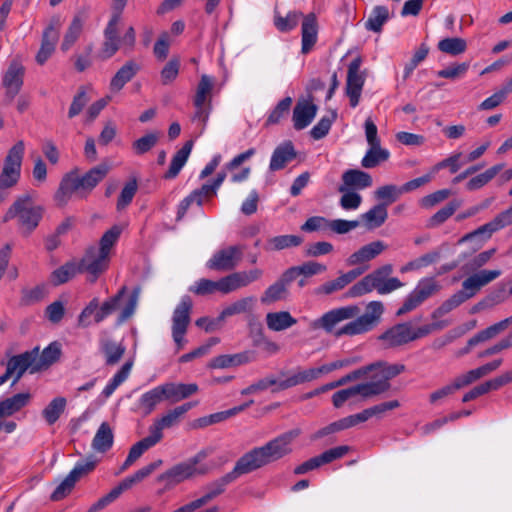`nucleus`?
<instances>
[{
  "label": "nucleus",
  "mask_w": 512,
  "mask_h": 512,
  "mask_svg": "<svg viewBox=\"0 0 512 512\" xmlns=\"http://www.w3.org/2000/svg\"><path fill=\"white\" fill-rule=\"evenodd\" d=\"M301 434V429L294 428L268 441L265 445L253 448L242 455L238 461L247 474L269 463L280 460L293 451V441Z\"/></svg>",
  "instance_id": "obj_1"
},
{
  "label": "nucleus",
  "mask_w": 512,
  "mask_h": 512,
  "mask_svg": "<svg viewBox=\"0 0 512 512\" xmlns=\"http://www.w3.org/2000/svg\"><path fill=\"white\" fill-rule=\"evenodd\" d=\"M109 169L107 164L101 163L82 176L78 174L77 169L70 171L60 182L55 193V201L58 205H65L74 193L86 196L106 177Z\"/></svg>",
  "instance_id": "obj_2"
},
{
  "label": "nucleus",
  "mask_w": 512,
  "mask_h": 512,
  "mask_svg": "<svg viewBox=\"0 0 512 512\" xmlns=\"http://www.w3.org/2000/svg\"><path fill=\"white\" fill-rule=\"evenodd\" d=\"M44 214V207L37 205L31 195L19 196L8 208L3 221L16 219L24 233H32L39 225Z\"/></svg>",
  "instance_id": "obj_3"
},
{
  "label": "nucleus",
  "mask_w": 512,
  "mask_h": 512,
  "mask_svg": "<svg viewBox=\"0 0 512 512\" xmlns=\"http://www.w3.org/2000/svg\"><path fill=\"white\" fill-rule=\"evenodd\" d=\"M369 374L365 377L368 381L360 383L365 387L364 398H371L389 390L390 380L398 376L405 370L403 364H389L387 362H377L367 365Z\"/></svg>",
  "instance_id": "obj_4"
},
{
  "label": "nucleus",
  "mask_w": 512,
  "mask_h": 512,
  "mask_svg": "<svg viewBox=\"0 0 512 512\" xmlns=\"http://www.w3.org/2000/svg\"><path fill=\"white\" fill-rule=\"evenodd\" d=\"M206 451H200L189 460L179 463L157 477V482L163 483L165 488H171L195 475L206 474L210 467L201 462L207 457Z\"/></svg>",
  "instance_id": "obj_5"
},
{
  "label": "nucleus",
  "mask_w": 512,
  "mask_h": 512,
  "mask_svg": "<svg viewBox=\"0 0 512 512\" xmlns=\"http://www.w3.org/2000/svg\"><path fill=\"white\" fill-rule=\"evenodd\" d=\"M384 312V305L381 301H371L367 304L365 313L355 320L347 323L337 330L336 336L359 335L372 330L380 321Z\"/></svg>",
  "instance_id": "obj_6"
},
{
  "label": "nucleus",
  "mask_w": 512,
  "mask_h": 512,
  "mask_svg": "<svg viewBox=\"0 0 512 512\" xmlns=\"http://www.w3.org/2000/svg\"><path fill=\"white\" fill-rule=\"evenodd\" d=\"M24 151L25 144L22 140H19L9 149L0 173V187L9 189L18 183L21 176Z\"/></svg>",
  "instance_id": "obj_7"
},
{
  "label": "nucleus",
  "mask_w": 512,
  "mask_h": 512,
  "mask_svg": "<svg viewBox=\"0 0 512 512\" xmlns=\"http://www.w3.org/2000/svg\"><path fill=\"white\" fill-rule=\"evenodd\" d=\"M192 300L189 296H183L177 304L172 315V338L176 344L177 351L183 349L187 340L185 335L190 323Z\"/></svg>",
  "instance_id": "obj_8"
},
{
  "label": "nucleus",
  "mask_w": 512,
  "mask_h": 512,
  "mask_svg": "<svg viewBox=\"0 0 512 512\" xmlns=\"http://www.w3.org/2000/svg\"><path fill=\"white\" fill-rule=\"evenodd\" d=\"M244 248L233 245L217 250L206 262L210 270L227 272L236 268L242 259Z\"/></svg>",
  "instance_id": "obj_9"
},
{
  "label": "nucleus",
  "mask_w": 512,
  "mask_h": 512,
  "mask_svg": "<svg viewBox=\"0 0 512 512\" xmlns=\"http://www.w3.org/2000/svg\"><path fill=\"white\" fill-rule=\"evenodd\" d=\"M502 271L500 269H483L473 273L467 277L462 283V289L457 293L465 302L474 297L484 286L500 277Z\"/></svg>",
  "instance_id": "obj_10"
},
{
  "label": "nucleus",
  "mask_w": 512,
  "mask_h": 512,
  "mask_svg": "<svg viewBox=\"0 0 512 512\" xmlns=\"http://www.w3.org/2000/svg\"><path fill=\"white\" fill-rule=\"evenodd\" d=\"M61 26L60 16H53L49 20L46 28L43 30L41 46L35 57L37 64L44 65L54 53Z\"/></svg>",
  "instance_id": "obj_11"
},
{
  "label": "nucleus",
  "mask_w": 512,
  "mask_h": 512,
  "mask_svg": "<svg viewBox=\"0 0 512 512\" xmlns=\"http://www.w3.org/2000/svg\"><path fill=\"white\" fill-rule=\"evenodd\" d=\"M195 405L188 402L167 411L160 418L156 419L149 427V433L160 442L163 438V429H169L178 425L183 416Z\"/></svg>",
  "instance_id": "obj_12"
},
{
  "label": "nucleus",
  "mask_w": 512,
  "mask_h": 512,
  "mask_svg": "<svg viewBox=\"0 0 512 512\" xmlns=\"http://www.w3.org/2000/svg\"><path fill=\"white\" fill-rule=\"evenodd\" d=\"M109 261L110 257L101 254L97 247H90L82 258L79 268L88 274L87 280L93 283L108 268Z\"/></svg>",
  "instance_id": "obj_13"
},
{
  "label": "nucleus",
  "mask_w": 512,
  "mask_h": 512,
  "mask_svg": "<svg viewBox=\"0 0 512 512\" xmlns=\"http://www.w3.org/2000/svg\"><path fill=\"white\" fill-rule=\"evenodd\" d=\"M362 64L361 58L353 59L347 71L346 94L349 97L351 107L359 104L362 88L365 82V75L360 71Z\"/></svg>",
  "instance_id": "obj_14"
},
{
  "label": "nucleus",
  "mask_w": 512,
  "mask_h": 512,
  "mask_svg": "<svg viewBox=\"0 0 512 512\" xmlns=\"http://www.w3.org/2000/svg\"><path fill=\"white\" fill-rule=\"evenodd\" d=\"M360 313L357 305H348L336 308L325 313L321 318L313 323V328L321 327L326 332H332L334 327L345 320L353 319Z\"/></svg>",
  "instance_id": "obj_15"
},
{
  "label": "nucleus",
  "mask_w": 512,
  "mask_h": 512,
  "mask_svg": "<svg viewBox=\"0 0 512 512\" xmlns=\"http://www.w3.org/2000/svg\"><path fill=\"white\" fill-rule=\"evenodd\" d=\"M392 272L393 266L391 264H385L368 274L375 290L379 294H389L404 285L398 278L390 277Z\"/></svg>",
  "instance_id": "obj_16"
},
{
  "label": "nucleus",
  "mask_w": 512,
  "mask_h": 512,
  "mask_svg": "<svg viewBox=\"0 0 512 512\" xmlns=\"http://www.w3.org/2000/svg\"><path fill=\"white\" fill-rule=\"evenodd\" d=\"M247 474L240 462L237 460L233 470L226 475L222 476L221 478L217 479L216 481L210 483L206 487L205 494L198 498L202 506L206 505L210 501H212L217 496L221 495L224 491L226 486L236 480L239 476Z\"/></svg>",
  "instance_id": "obj_17"
},
{
  "label": "nucleus",
  "mask_w": 512,
  "mask_h": 512,
  "mask_svg": "<svg viewBox=\"0 0 512 512\" xmlns=\"http://www.w3.org/2000/svg\"><path fill=\"white\" fill-rule=\"evenodd\" d=\"M512 224V206L497 214L490 222L480 226L473 232L461 238L460 242H466L476 236H484L489 239L491 235Z\"/></svg>",
  "instance_id": "obj_18"
},
{
  "label": "nucleus",
  "mask_w": 512,
  "mask_h": 512,
  "mask_svg": "<svg viewBox=\"0 0 512 512\" xmlns=\"http://www.w3.org/2000/svg\"><path fill=\"white\" fill-rule=\"evenodd\" d=\"M25 69L23 65L13 60L2 78V85L6 89V96L12 101L23 85Z\"/></svg>",
  "instance_id": "obj_19"
},
{
  "label": "nucleus",
  "mask_w": 512,
  "mask_h": 512,
  "mask_svg": "<svg viewBox=\"0 0 512 512\" xmlns=\"http://www.w3.org/2000/svg\"><path fill=\"white\" fill-rule=\"evenodd\" d=\"M372 184L373 180L369 173L359 169H349L342 174V184L338 187V191L363 190L371 187Z\"/></svg>",
  "instance_id": "obj_20"
},
{
  "label": "nucleus",
  "mask_w": 512,
  "mask_h": 512,
  "mask_svg": "<svg viewBox=\"0 0 512 512\" xmlns=\"http://www.w3.org/2000/svg\"><path fill=\"white\" fill-rule=\"evenodd\" d=\"M413 336V327L409 323H402L388 329L380 336V339L387 346L396 347L414 341Z\"/></svg>",
  "instance_id": "obj_21"
},
{
  "label": "nucleus",
  "mask_w": 512,
  "mask_h": 512,
  "mask_svg": "<svg viewBox=\"0 0 512 512\" xmlns=\"http://www.w3.org/2000/svg\"><path fill=\"white\" fill-rule=\"evenodd\" d=\"M365 270L366 268H356L340 275L334 280L327 281L315 289V294L330 295L334 292L340 291L363 274Z\"/></svg>",
  "instance_id": "obj_22"
},
{
  "label": "nucleus",
  "mask_w": 512,
  "mask_h": 512,
  "mask_svg": "<svg viewBox=\"0 0 512 512\" xmlns=\"http://www.w3.org/2000/svg\"><path fill=\"white\" fill-rule=\"evenodd\" d=\"M36 360L37 349L12 357L7 363V369L8 373L15 376L13 383H16L28 368H31V372H36L37 370H33Z\"/></svg>",
  "instance_id": "obj_23"
},
{
  "label": "nucleus",
  "mask_w": 512,
  "mask_h": 512,
  "mask_svg": "<svg viewBox=\"0 0 512 512\" xmlns=\"http://www.w3.org/2000/svg\"><path fill=\"white\" fill-rule=\"evenodd\" d=\"M387 245L383 241H374L362 246L352 253L346 260L348 266H355L369 262L386 250Z\"/></svg>",
  "instance_id": "obj_24"
},
{
  "label": "nucleus",
  "mask_w": 512,
  "mask_h": 512,
  "mask_svg": "<svg viewBox=\"0 0 512 512\" xmlns=\"http://www.w3.org/2000/svg\"><path fill=\"white\" fill-rule=\"evenodd\" d=\"M87 17V13L85 11H79L74 15L61 42L60 48L63 52L69 51L77 42L83 31Z\"/></svg>",
  "instance_id": "obj_25"
},
{
  "label": "nucleus",
  "mask_w": 512,
  "mask_h": 512,
  "mask_svg": "<svg viewBox=\"0 0 512 512\" xmlns=\"http://www.w3.org/2000/svg\"><path fill=\"white\" fill-rule=\"evenodd\" d=\"M301 36V51L303 54H307L312 50L318 38V22L314 13H309L303 17Z\"/></svg>",
  "instance_id": "obj_26"
},
{
  "label": "nucleus",
  "mask_w": 512,
  "mask_h": 512,
  "mask_svg": "<svg viewBox=\"0 0 512 512\" xmlns=\"http://www.w3.org/2000/svg\"><path fill=\"white\" fill-rule=\"evenodd\" d=\"M296 151L291 141H285L278 145L272 153L269 169L278 171L286 167L288 163L296 158Z\"/></svg>",
  "instance_id": "obj_27"
},
{
  "label": "nucleus",
  "mask_w": 512,
  "mask_h": 512,
  "mask_svg": "<svg viewBox=\"0 0 512 512\" xmlns=\"http://www.w3.org/2000/svg\"><path fill=\"white\" fill-rule=\"evenodd\" d=\"M317 106L309 100L298 101L293 111V122L296 130L306 128L317 113Z\"/></svg>",
  "instance_id": "obj_28"
},
{
  "label": "nucleus",
  "mask_w": 512,
  "mask_h": 512,
  "mask_svg": "<svg viewBox=\"0 0 512 512\" xmlns=\"http://www.w3.org/2000/svg\"><path fill=\"white\" fill-rule=\"evenodd\" d=\"M216 193L217 192L212 188L210 184H204L199 189L194 190L180 202L178 207V218H182L185 215L186 211L192 203H196L197 205L201 206L204 199L209 198Z\"/></svg>",
  "instance_id": "obj_29"
},
{
  "label": "nucleus",
  "mask_w": 512,
  "mask_h": 512,
  "mask_svg": "<svg viewBox=\"0 0 512 512\" xmlns=\"http://www.w3.org/2000/svg\"><path fill=\"white\" fill-rule=\"evenodd\" d=\"M140 70V66L130 60L127 61L112 77L109 88L112 92H119Z\"/></svg>",
  "instance_id": "obj_30"
},
{
  "label": "nucleus",
  "mask_w": 512,
  "mask_h": 512,
  "mask_svg": "<svg viewBox=\"0 0 512 512\" xmlns=\"http://www.w3.org/2000/svg\"><path fill=\"white\" fill-rule=\"evenodd\" d=\"M507 299V284L501 283L472 308V313L491 309L494 306L505 302Z\"/></svg>",
  "instance_id": "obj_31"
},
{
  "label": "nucleus",
  "mask_w": 512,
  "mask_h": 512,
  "mask_svg": "<svg viewBox=\"0 0 512 512\" xmlns=\"http://www.w3.org/2000/svg\"><path fill=\"white\" fill-rule=\"evenodd\" d=\"M269 330L280 332L287 330L297 323V320L288 311L269 312L265 317Z\"/></svg>",
  "instance_id": "obj_32"
},
{
  "label": "nucleus",
  "mask_w": 512,
  "mask_h": 512,
  "mask_svg": "<svg viewBox=\"0 0 512 512\" xmlns=\"http://www.w3.org/2000/svg\"><path fill=\"white\" fill-rule=\"evenodd\" d=\"M193 144V141L189 140L175 153L172 157L169 169L164 174L165 179H174L178 176L190 156Z\"/></svg>",
  "instance_id": "obj_33"
},
{
  "label": "nucleus",
  "mask_w": 512,
  "mask_h": 512,
  "mask_svg": "<svg viewBox=\"0 0 512 512\" xmlns=\"http://www.w3.org/2000/svg\"><path fill=\"white\" fill-rule=\"evenodd\" d=\"M158 441L149 433V435L142 440L135 443L129 450L128 456L122 466L120 467V473L127 470L133 465L145 451L155 446Z\"/></svg>",
  "instance_id": "obj_34"
},
{
  "label": "nucleus",
  "mask_w": 512,
  "mask_h": 512,
  "mask_svg": "<svg viewBox=\"0 0 512 512\" xmlns=\"http://www.w3.org/2000/svg\"><path fill=\"white\" fill-rule=\"evenodd\" d=\"M163 388L166 394V400L173 402L186 399L198 391V386L195 383H165Z\"/></svg>",
  "instance_id": "obj_35"
},
{
  "label": "nucleus",
  "mask_w": 512,
  "mask_h": 512,
  "mask_svg": "<svg viewBox=\"0 0 512 512\" xmlns=\"http://www.w3.org/2000/svg\"><path fill=\"white\" fill-rule=\"evenodd\" d=\"M292 280L285 279V272L277 280L275 283L270 285L261 296L262 304H272L274 302L280 301L286 298L287 295V285L291 283Z\"/></svg>",
  "instance_id": "obj_36"
},
{
  "label": "nucleus",
  "mask_w": 512,
  "mask_h": 512,
  "mask_svg": "<svg viewBox=\"0 0 512 512\" xmlns=\"http://www.w3.org/2000/svg\"><path fill=\"white\" fill-rule=\"evenodd\" d=\"M166 399L163 385L154 387L139 398V408L145 415L152 413L156 406Z\"/></svg>",
  "instance_id": "obj_37"
},
{
  "label": "nucleus",
  "mask_w": 512,
  "mask_h": 512,
  "mask_svg": "<svg viewBox=\"0 0 512 512\" xmlns=\"http://www.w3.org/2000/svg\"><path fill=\"white\" fill-rule=\"evenodd\" d=\"M255 305V297L247 296L240 298L227 305L219 314V319L225 321L227 318L251 312Z\"/></svg>",
  "instance_id": "obj_38"
},
{
  "label": "nucleus",
  "mask_w": 512,
  "mask_h": 512,
  "mask_svg": "<svg viewBox=\"0 0 512 512\" xmlns=\"http://www.w3.org/2000/svg\"><path fill=\"white\" fill-rule=\"evenodd\" d=\"M113 442H114L113 431L107 422H103L99 426V428L92 440L91 446H92L93 450L100 452V453H105L112 447Z\"/></svg>",
  "instance_id": "obj_39"
},
{
  "label": "nucleus",
  "mask_w": 512,
  "mask_h": 512,
  "mask_svg": "<svg viewBox=\"0 0 512 512\" xmlns=\"http://www.w3.org/2000/svg\"><path fill=\"white\" fill-rule=\"evenodd\" d=\"M30 400L29 393H18L0 401V418L9 417L25 407Z\"/></svg>",
  "instance_id": "obj_40"
},
{
  "label": "nucleus",
  "mask_w": 512,
  "mask_h": 512,
  "mask_svg": "<svg viewBox=\"0 0 512 512\" xmlns=\"http://www.w3.org/2000/svg\"><path fill=\"white\" fill-rule=\"evenodd\" d=\"M327 270L326 265L315 262L308 261L303 263L300 266L291 267L285 271V279L286 280H294L299 275H304L305 277H311L317 274L324 273Z\"/></svg>",
  "instance_id": "obj_41"
},
{
  "label": "nucleus",
  "mask_w": 512,
  "mask_h": 512,
  "mask_svg": "<svg viewBox=\"0 0 512 512\" xmlns=\"http://www.w3.org/2000/svg\"><path fill=\"white\" fill-rule=\"evenodd\" d=\"M365 387H362L360 383L336 391L332 395V404L335 408H341L347 401L353 400L357 397L364 398Z\"/></svg>",
  "instance_id": "obj_42"
},
{
  "label": "nucleus",
  "mask_w": 512,
  "mask_h": 512,
  "mask_svg": "<svg viewBox=\"0 0 512 512\" xmlns=\"http://www.w3.org/2000/svg\"><path fill=\"white\" fill-rule=\"evenodd\" d=\"M61 356V344L59 342L50 343L39 356L37 354V360L33 370H40L42 368L49 367L55 363Z\"/></svg>",
  "instance_id": "obj_43"
},
{
  "label": "nucleus",
  "mask_w": 512,
  "mask_h": 512,
  "mask_svg": "<svg viewBox=\"0 0 512 512\" xmlns=\"http://www.w3.org/2000/svg\"><path fill=\"white\" fill-rule=\"evenodd\" d=\"M390 157V152L387 149L378 146H371L366 151L361 160V166L366 169L375 168L380 163L385 162Z\"/></svg>",
  "instance_id": "obj_44"
},
{
  "label": "nucleus",
  "mask_w": 512,
  "mask_h": 512,
  "mask_svg": "<svg viewBox=\"0 0 512 512\" xmlns=\"http://www.w3.org/2000/svg\"><path fill=\"white\" fill-rule=\"evenodd\" d=\"M388 19V8L382 5L375 6L372 9L367 21L365 22V28L369 31L380 32Z\"/></svg>",
  "instance_id": "obj_45"
},
{
  "label": "nucleus",
  "mask_w": 512,
  "mask_h": 512,
  "mask_svg": "<svg viewBox=\"0 0 512 512\" xmlns=\"http://www.w3.org/2000/svg\"><path fill=\"white\" fill-rule=\"evenodd\" d=\"M303 239L297 235H279L267 240L264 248L266 251H278L289 247H296Z\"/></svg>",
  "instance_id": "obj_46"
},
{
  "label": "nucleus",
  "mask_w": 512,
  "mask_h": 512,
  "mask_svg": "<svg viewBox=\"0 0 512 512\" xmlns=\"http://www.w3.org/2000/svg\"><path fill=\"white\" fill-rule=\"evenodd\" d=\"M67 405L64 397H56L43 409L42 416L49 425H53L63 414Z\"/></svg>",
  "instance_id": "obj_47"
},
{
  "label": "nucleus",
  "mask_w": 512,
  "mask_h": 512,
  "mask_svg": "<svg viewBox=\"0 0 512 512\" xmlns=\"http://www.w3.org/2000/svg\"><path fill=\"white\" fill-rule=\"evenodd\" d=\"M504 168V164H496L485 172L471 178L467 184L466 188L470 191L478 190L489 183L502 169Z\"/></svg>",
  "instance_id": "obj_48"
},
{
  "label": "nucleus",
  "mask_w": 512,
  "mask_h": 512,
  "mask_svg": "<svg viewBox=\"0 0 512 512\" xmlns=\"http://www.w3.org/2000/svg\"><path fill=\"white\" fill-rule=\"evenodd\" d=\"M133 366L132 361L126 362L121 369L110 379L102 391L105 398L110 397L114 391L128 378Z\"/></svg>",
  "instance_id": "obj_49"
},
{
  "label": "nucleus",
  "mask_w": 512,
  "mask_h": 512,
  "mask_svg": "<svg viewBox=\"0 0 512 512\" xmlns=\"http://www.w3.org/2000/svg\"><path fill=\"white\" fill-rule=\"evenodd\" d=\"M387 216L386 205L378 204L362 214L361 217L369 228H377L386 221Z\"/></svg>",
  "instance_id": "obj_50"
},
{
  "label": "nucleus",
  "mask_w": 512,
  "mask_h": 512,
  "mask_svg": "<svg viewBox=\"0 0 512 512\" xmlns=\"http://www.w3.org/2000/svg\"><path fill=\"white\" fill-rule=\"evenodd\" d=\"M81 271L75 262H67L51 274V281L54 285H61L72 279L77 272Z\"/></svg>",
  "instance_id": "obj_51"
},
{
  "label": "nucleus",
  "mask_w": 512,
  "mask_h": 512,
  "mask_svg": "<svg viewBox=\"0 0 512 512\" xmlns=\"http://www.w3.org/2000/svg\"><path fill=\"white\" fill-rule=\"evenodd\" d=\"M312 378L310 375L309 368L297 369L291 375L283 380H279L278 390H285L300 384L311 382Z\"/></svg>",
  "instance_id": "obj_52"
},
{
  "label": "nucleus",
  "mask_w": 512,
  "mask_h": 512,
  "mask_svg": "<svg viewBox=\"0 0 512 512\" xmlns=\"http://www.w3.org/2000/svg\"><path fill=\"white\" fill-rule=\"evenodd\" d=\"M301 17L302 13L297 11H291L285 17L275 13L274 25L281 32H289L298 25Z\"/></svg>",
  "instance_id": "obj_53"
},
{
  "label": "nucleus",
  "mask_w": 512,
  "mask_h": 512,
  "mask_svg": "<svg viewBox=\"0 0 512 512\" xmlns=\"http://www.w3.org/2000/svg\"><path fill=\"white\" fill-rule=\"evenodd\" d=\"M213 86L214 82L212 77L205 74L201 76L194 98L195 106L205 105L212 92Z\"/></svg>",
  "instance_id": "obj_54"
},
{
  "label": "nucleus",
  "mask_w": 512,
  "mask_h": 512,
  "mask_svg": "<svg viewBox=\"0 0 512 512\" xmlns=\"http://www.w3.org/2000/svg\"><path fill=\"white\" fill-rule=\"evenodd\" d=\"M467 43L464 39L453 37L445 38L438 43V49L449 55H459L466 51Z\"/></svg>",
  "instance_id": "obj_55"
},
{
  "label": "nucleus",
  "mask_w": 512,
  "mask_h": 512,
  "mask_svg": "<svg viewBox=\"0 0 512 512\" xmlns=\"http://www.w3.org/2000/svg\"><path fill=\"white\" fill-rule=\"evenodd\" d=\"M440 286L433 277H427L421 279L416 287L413 289L414 293L424 302L426 299L431 297L433 294L438 292Z\"/></svg>",
  "instance_id": "obj_56"
},
{
  "label": "nucleus",
  "mask_w": 512,
  "mask_h": 512,
  "mask_svg": "<svg viewBox=\"0 0 512 512\" xmlns=\"http://www.w3.org/2000/svg\"><path fill=\"white\" fill-rule=\"evenodd\" d=\"M189 291L199 296L212 295L216 292H220V283L219 280L214 281L202 278L190 286Z\"/></svg>",
  "instance_id": "obj_57"
},
{
  "label": "nucleus",
  "mask_w": 512,
  "mask_h": 512,
  "mask_svg": "<svg viewBox=\"0 0 512 512\" xmlns=\"http://www.w3.org/2000/svg\"><path fill=\"white\" fill-rule=\"evenodd\" d=\"M121 231L122 229L116 225L106 231L100 239L99 247H97V250L100 251L101 254H105L110 257V251L117 242Z\"/></svg>",
  "instance_id": "obj_58"
},
{
  "label": "nucleus",
  "mask_w": 512,
  "mask_h": 512,
  "mask_svg": "<svg viewBox=\"0 0 512 512\" xmlns=\"http://www.w3.org/2000/svg\"><path fill=\"white\" fill-rule=\"evenodd\" d=\"M102 351L106 357V364L115 365L124 355L125 347L113 341H106L102 344Z\"/></svg>",
  "instance_id": "obj_59"
},
{
  "label": "nucleus",
  "mask_w": 512,
  "mask_h": 512,
  "mask_svg": "<svg viewBox=\"0 0 512 512\" xmlns=\"http://www.w3.org/2000/svg\"><path fill=\"white\" fill-rule=\"evenodd\" d=\"M505 329L506 328H505L504 324L502 323V321L495 323V324L487 327L486 329L480 331L475 336H473L468 341V346L473 347L481 342L487 341V340L495 337L496 335H498L500 332L504 331Z\"/></svg>",
  "instance_id": "obj_60"
},
{
  "label": "nucleus",
  "mask_w": 512,
  "mask_h": 512,
  "mask_svg": "<svg viewBox=\"0 0 512 512\" xmlns=\"http://www.w3.org/2000/svg\"><path fill=\"white\" fill-rule=\"evenodd\" d=\"M400 406V403L398 400H391L387 402H383L377 405H374L370 408L364 409L362 411V416L364 417L365 421L372 417H378L381 418L384 413L387 411L396 409Z\"/></svg>",
  "instance_id": "obj_61"
},
{
  "label": "nucleus",
  "mask_w": 512,
  "mask_h": 512,
  "mask_svg": "<svg viewBox=\"0 0 512 512\" xmlns=\"http://www.w3.org/2000/svg\"><path fill=\"white\" fill-rule=\"evenodd\" d=\"M403 194L402 188L395 185H384L375 191V197L378 200H384L386 207L395 202Z\"/></svg>",
  "instance_id": "obj_62"
},
{
  "label": "nucleus",
  "mask_w": 512,
  "mask_h": 512,
  "mask_svg": "<svg viewBox=\"0 0 512 512\" xmlns=\"http://www.w3.org/2000/svg\"><path fill=\"white\" fill-rule=\"evenodd\" d=\"M138 189L136 179L128 181L120 192L117 200V210L125 209L133 200Z\"/></svg>",
  "instance_id": "obj_63"
},
{
  "label": "nucleus",
  "mask_w": 512,
  "mask_h": 512,
  "mask_svg": "<svg viewBox=\"0 0 512 512\" xmlns=\"http://www.w3.org/2000/svg\"><path fill=\"white\" fill-rule=\"evenodd\" d=\"M97 461L92 457L79 461L75 464L74 468L69 472L71 478L76 482L83 476L92 472L96 467Z\"/></svg>",
  "instance_id": "obj_64"
}]
</instances>
